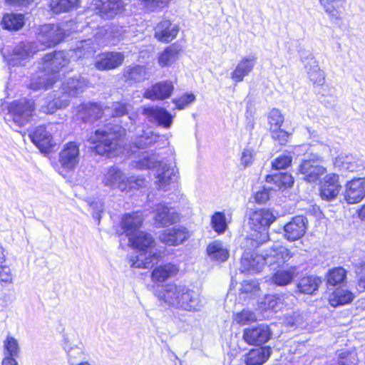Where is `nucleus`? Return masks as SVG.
<instances>
[{
	"mask_svg": "<svg viewBox=\"0 0 365 365\" xmlns=\"http://www.w3.org/2000/svg\"><path fill=\"white\" fill-rule=\"evenodd\" d=\"M125 135V129L121 126L106 125L96 130L88 137V141L93 145V149L100 155L108 158L116 155L123 147L122 138Z\"/></svg>",
	"mask_w": 365,
	"mask_h": 365,
	"instance_id": "nucleus-1",
	"label": "nucleus"
},
{
	"mask_svg": "<svg viewBox=\"0 0 365 365\" xmlns=\"http://www.w3.org/2000/svg\"><path fill=\"white\" fill-rule=\"evenodd\" d=\"M257 235L258 234L256 235L255 238L247 237L242 242V247L244 250L240 268L242 272L258 273L267 264L265 255H258L255 250L261 244L269 240V235L265 232L261 235L262 239L259 240Z\"/></svg>",
	"mask_w": 365,
	"mask_h": 365,
	"instance_id": "nucleus-2",
	"label": "nucleus"
},
{
	"mask_svg": "<svg viewBox=\"0 0 365 365\" xmlns=\"http://www.w3.org/2000/svg\"><path fill=\"white\" fill-rule=\"evenodd\" d=\"M34 101L21 98L12 102L9 108V115L13 122L19 127L29 123L34 113Z\"/></svg>",
	"mask_w": 365,
	"mask_h": 365,
	"instance_id": "nucleus-3",
	"label": "nucleus"
},
{
	"mask_svg": "<svg viewBox=\"0 0 365 365\" xmlns=\"http://www.w3.org/2000/svg\"><path fill=\"white\" fill-rule=\"evenodd\" d=\"M178 292L175 309L192 312L201 310L202 303L197 293L182 284H178Z\"/></svg>",
	"mask_w": 365,
	"mask_h": 365,
	"instance_id": "nucleus-4",
	"label": "nucleus"
},
{
	"mask_svg": "<svg viewBox=\"0 0 365 365\" xmlns=\"http://www.w3.org/2000/svg\"><path fill=\"white\" fill-rule=\"evenodd\" d=\"M101 184L110 190L125 192L128 190V184L133 179L128 180L126 175L118 168L112 166L103 171L100 176Z\"/></svg>",
	"mask_w": 365,
	"mask_h": 365,
	"instance_id": "nucleus-5",
	"label": "nucleus"
},
{
	"mask_svg": "<svg viewBox=\"0 0 365 365\" xmlns=\"http://www.w3.org/2000/svg\"><path fill=\"white\" fill-rule=\"evenodd\" d=\"M69 60L63 51H55L47 53L40 63L39 70L46 73L49 76H56L68 63Z\"/></svg>",
	"mask_w": 365,
	"mask_h": 365,
	"instance_id": "nucleus-6",
	"label": "nucleus"
},
{
	"mask_svg": "<svg viewBox=\"0 0 365 365\" xmlns=\"http://www.w3.org/2000/svg\"><path fill=\"white\" fill-rule=\"evenodd\" d=\"M321 161L319 156L313 155L302 162L299 166V173L304 180L314 182L324 174L326 169L320 165Z\"/></svg>",
	"mask_w": 365,
	"mask_h": 365,
	"instance_id": "nucleus-7",
	"label": "nucleus"
},
{
	"mask_svg": "<svg viewBox=\"0 0 365 365\" xmlns=\"http://www.w3.org/2000/svg\"><path fill=\"white\" fill-rule=\"evenodd\" d=\"M64 36V31L58 25L45 24L38 29L37 38L46 47L56 46L63 40Z\"/></svg>",
	"mask_w": 365,
	"mask_h": 365,
	"instance_id": "nucleus-8",
	"label": "nucleus"
},
{
	"mask_svg": "<svg viewBox=\"0 0 365 365\" xmlns=\"http://www.w3.org/2000/svg\"><path fill=\"white\" fill-rule=\"evenodd\" d=\"M80 160L79 146L74 142L66 143L58 154V162L66 171L73 170Z\"/></svg>",
	"mask_w": 365,
	"mask_h": 365,
	"instance_id": "nucleus-9",
	"label": "nucleus"
},
{
	"mask_svg": "<svg viewBox=\"0 0 365 365\" xmlns=\"http://www.w3.org/2000/svg\"><path fill=\"white\" fill-rule=\"evenodd\" d=\"M275 220V216L269 210L260 209L250 215L249 224L252 230L261 232L260 239H262L261 235L265 232L268 234L267 230Z\"/></svg>",
	"mask_w": 365,
	"mask_h": 365,
	"instance_id": "nucleus-10",
	"label": "nucleus"
},
{
	"mask_svg": "<svg viewBox=\"0 0 365 365\" xmlns=\"http://www.w3.org/2000/svg\"><path fill=\"white\" fill-rule=\"evenodd\" d=\"M264 255L267 264L273 269L282 266L293 257L289 249L279 245H273Z\"/></svg>",
	"mask_w": 365,
	"mask_h": 365,
	"instance_id": "nucleus-11",
	"label": "nucleus"
},
{
	"mask_svg": "<svg viewBox=\"0 0 365 365\" xmlns=\"http://www.w3.org/2000/svg\"><path fill=\"white\" fill-rule=\"evenodd\" d=\"M154 213V222L158 227H168L180 220L179 214L173 208L164 204L157 205Z\"/></svg>",
	"mask_w": 365,
	"mask_h": 365,
	"instance_id": "nucleus-12",
	"label": "nucleus"
},
{
	"mask_svg": "<svg viewBox=\"0 0 365 365\" xmlns=\"http://www.w3.org/2000/svg\"><path fill=\"white\" fill-rule=\"evenodd\" d=\"M143 114L149 122L157 123L159 126L170 128L173 123L172 115L165 108L158 106L144 107Z\"/></svg>",
	"mask_w": 365,
	"mask_h": 365,
	"instance_id": "nucleus-13",
	"label": "nucleus"
},
{
	"mask_svg": "<svg viewBox=\"0 0 365 365\" xmlns=\"http://www.w3.org/2000/svg\"><path fill=\"white\" fill-rule=\"evenodd\" d=\"M155 184L158 189L166 190L168 186L177 180V170L175 166L168 165L165 162H160L156 168Z\"/></svg>",
	"mask_w": 365,
	"mask_h": 365,
	"instance_id": "nucleus-14",
	"label": "nucleus"
},
{
	"mask_svg": "<svg viewBox=\"0 0 365 365\" xmlns=\"http://www.w3.org/2000/svg\"><path fill=\"white\" fill-rule=\"evenodd\" d=\"M36 51L34 43L21 42L14 48L11 54L8 56V64L11 66H22L23 61L32 56Z\"/></svg>",
	"mask_w": 365,
	"mask_h": 365,
	"instance_id": "nucleus-15",
	"label": "nucleus"
},
{
	"mask_svg": "<svg viewBox=\"0 0 365 365\" xmlns=\"http://www.w3.org/2000/svg\"><path fill=\"white\" fill-rule=\"evenodd\" d=\"M344 197L349 204L361 202L365 197V178H356L347 182Z\"/></svg>",
	"mask_w": 365,
	"mask_h": 365,
	"instance_id": "nucleus-16",
	"label": "nucleus"
},
{
	"mask_svg": "<svg viewBox=\"0 0 365 365\" xmlns=\"http://www.w3.org/2000/svg\"><path fill=\"white\" fill-rule=\"evenodd\" d=\"M272 332L266 324H259L252 328H247L243 332V339L251 345H260L267 342L271 338Z\"/></svg>",
	"mask_w": 365,
	"mask_h": 365,
	"instance_id": "nucleus-17",
	"label": "nucleus"
},
{
	"mask_svg": "<svg viewBox=\"0 0 365 365\" xmlns=\"http://www.w3.org/2000/svg\"><path fill=\"white\" fill-rule=\"evenodd\" d=\"M116 36L113 34L112 31H110V28L100 27L97 29V31L95 34L93 39L84 40L81 42V48L86 49L87 48L88 53H93L97 47L103 46L110 43L113 38ZM80 47L78 48L79 49Z\"/></svg>",
	"mask_w": 365,
	"mask_h": 365,
	"instance_id": "nucleus-18",
	"label": "nucleus"
},
{
	"mask_svg": "<svg viewBox=\"0 0 365 365\" xmlns=\"http://www.w3.org/2000/svg\"><path fill=\"white\" fill-rule=\"evenodd\" d=\"M307 220L305 217L298 215L284 226V236L289 241H295L306 233Z\"/></svg>",
	"mask_w": 365,
	"mask_h": 365,
	"instance_id": "nucleus-19",
	"label": "nucleus"
},
{
	"mask_svg": "<svg viewBox=\"0 0 365 365\" xmlns=\"http://www.w3.org/2000/svg\"><path fill=\"white\" fill-rule=\"evenodd\" d=\"M138 251L139 253L138 255L132 256L129 259L131 267L138 269L149 268L160 257V253L155 248Z\"/></svg>",
	"mask_w": 365,
	"mask_h": 365,
	"instance_id": "nucleus-20",
	"label": "nucleus"
},
{
	"mask_svg": "<svg viewBox=\"0 0 365 365\" xmlns=\"http://www.w3.org/2000/svg\"><path fill=\"white\" fill-rule=\"evenodd\" d=\"M174 90L171 81H164L153 84L145 91L144 98L151 101H163L168 98Z\"/></svg>",
	"mask_w": 365,
	"mask_h": 365,
	"instance_id": "nucleus-21",
	"label": "nucleus"
},
{
	"mask_svg": "<svg viewBox=\"0 0 365 365\" xmlns=\"http://www.w3.org/2000/svg\"><path fill=\"white\" fill-rule=\"evenodd\" d=\"M189 237V232L185 227L175 226L163 231L159 238L163 243L167 245L178 246L187 240Z\"/></svg>",
	"mask_w": 365,
	"mask_h": 365,
	"instance_id": "nucleus-22",
	"label": "nucleus"
},
{
	"mask_svg": "<svg viewBox=\"0 0 365 365\" xmlns=\"http://www.w3.org/2000/svg\"><path fill=\"white\" fill-rule=\"evenodd\" d=\"M95 5L98 9V13L95 18L99 16L103 19H110L115 16L123 10V3L122 0H95Z\"/></svg>",
	"mask_w": 365,
	"mask_h": 365,
	"instance_id": "nucleus-23",
	"label": "nucleus"
},
{
	"mask_svg": "<svg viewBox=\"0 0 365 365\" xmlns=\"http://www.w3.org/2000/svg\"><path fill=\"white\" fill-rule=\"evenodd\" d=\"M339 178V175L334 173L324 177L320 188V195L323 200L331 201L337 197L341 189Z\"/></svg>",
	"mask_w": 365,
	"mask_h": 365,
	"instance_id": "nucleus-24",
	"label": "nucleus"
},
{
	"mask_svg": "<svg viewBox=\"0 0 365 365\" xmlns=\"http://www.w3.org/2000/svg\"><path fill=\"white\" fill-rule=\"evenodd\" d=\"M70 103V100L66 96H61L58 91L50 93L41 105L40 111L46 114H52L57 109L64 108Z\"/></svg>",
	"mask_w": 365,
	"mask_h": 365,
	"instance_id": "nucleus-25",
	"label": "nucleus"
},
{
	"mask_svg": "<svg viewBox=\"0 0 365 365\" xmlns=\"http://www.w3.org/2000/svg\"><path fill=\"white\" fill-rule=\"evenodd\" d=\"M257 56L250 54L241 58L234 71L231 73V78L235 83L241 82L253 70L257 63Z\"/></svg>",
	"mask_w": 365,
	"mask_h": 365,
	"instance_id": "nucleus-26",
	"label": "nucleus"
},
{
	"mask_svg": "<svg viewBox=\"0 0 365 365\" xmlns=\"http://www.w3.org/2000/svg\"><path fill=\"white\" fill-rule=\"evenodd\" d=\"M88 86V81L82 77L68 78L63 83L58 91L61 96H66L70 100L84 91Z\"/></svg>",
	"mask_w": 365,
	"mask_h": 365,
	"instance_id": "nucleus-27",
	"label": "nucleus"
},
{
	"mask_svg": "<svg viewBox=\"0 0 365 365\" xmlns=\"http://www.w3.org/2000/svg\"><path fill=\"white\" fill-rule=\"evenodd\" d=\"M29 138L42 152H47L55 145L51 134L43 126L36 128Z\"/></svg>",
	"mask_w": 365,
	"mask_h": 365,
	"instance_id": "nucleus-28",
	"label": "nucleus"
},
{
	"mask_svg": "<svg viewBox=\"0 0 365 365\" xmlns=\"http://www.w3.org/2000/svg\"><path fill=\"white\" fill-rule=\"evenodd\" d=\"M125 56L120 52H108L101 54L95 63L98 70L114 69L122 65Z\"/></svg>",
	"mask_w": 365,
	"mask_h": 365,
	"instance_id": "nucleus-29",
	"label": "nucleus"
},
{
	"mask_svg": "<svg viewBox=\"0 0 365 365\" xmlns=\"http://www.w3.org/2000/svg\"><path fill=\"white\" fill-rule=\"evenodd\" d=\"M128 245L138 250L155 248V240L150 234L138 230L127 236Z\"/></svg>",
	"mask_w": 365,
	"mask_h": 365,
	"instance_id": "nucleus-30",
	"label": "nucleus"
},
{
	"mask_svg": "<svg viewBox=\"0 0 365 365\" xmlns=\"http://www.w3.org/2000/svg\"><path fill=\"white\" fill-rule=\"evenodd\" d=\"M179 272L178 265L166 263L157 266L151 273V280L155 283H162L170 278L175 277Z\"/></svg>",
	"mask_w": 365,
	"mask_h": 365,
	"instance_id": "nucleus-31",
	"label": "nucleus"
},
{
	"mask_svg": "<svg viewBox=\"0 0 365 365\" xmlns=\"http://www.w3.org/2000/svg\"><path fill=\"white\" fill-rule=\"evenodd\" d=\"M179 31L175 24H172L169 20L160 21L155 28V37L162 42H170L174 39Z\"/></svg>",
	"mask_w": 365,
	"mask_h": 365,
	"instance_id": "nucleus-32",
	"label": "nucleus"
},
{
	"mask_svg": "<svg viewBox=\"0 0 365 365\" xmlns=\"http://www.w3.org/2000/svg\"><path fill=\"white\" fill-rule=\"evenodd\" d=\"M178 284H167L164 286L159 287L160 289H155V295L158 299L163 302L165 305L174 308L175 304L177 302V295Z\"/></svg>",
	"mask_w": 365,
	"mask_h": 365,
	"instance_id": "nucleus-33",
	"label": "nucleus"
},
{
	"mask_svg": "<svg viewBox=\"0 0 365 365\" xmlns=\"http://www.w3.org/2000/svg\"><path fill=\"white\" fill-rule=\"evenodd\" d=\"M103 115V109L97 103H83L77 108L76 116L83 121L96 120Z\"/></svg>",
	"mask_w": 365,
	"mask_h": 365,
	"instance_id": "nucleus-34",
	"label": "nucleus"
},
{
	"mask_svg": "<svg viewBox=\"0 0 365 365\" xmlns=\"http://www.w3.org/2000/svg\"><path fill=\"white\" fill-rule=\"evenodd\" d=\"M143 218L139 212L125 214L121 220V227L125 236L138 231L143 224Z\"/></svg>",
	"mask_w": 365,
	"mask_h": 365,
	"instance_id": "nucleus-35",
	"label": "nucleus"
},
{
	"mask_svg": "<svg viewBox=\"0 0 365 365\" xmlns=\"http://www.w3.org/2000/svg\"><path fill=\"white\" fill-rule=\"evenodd\" d=\"M207 253L210 260L217 262H224L230 257L227 246L219 240H215L208 245Z\"/></svg>",
	"mask_w": 365,
	"mask_h": 365,
	"instance_id": "nucleus-36",
	"label": "nucleus"
},
{
	"mask_svg": "<svg viewBox=\"0 0 365 365\" xmlns=\"http://www.w3.org/2000/svg\"><path fill=\"white\" fill-rule=\"evenodd\" d=\"M158 156L153 152L144 151L138 154L132 165L139 170L150 169L159 166Z\"/></svg>",
	"mask_w": 365,
	"mask_h": 365,
	"instance_id": "nucleus-37",
	"label": "nucleus"
},
{
	"mask_svg": "<svg viewBox=\"0 0 365 365\" xmlns=\"http://www.w3.org/2000/svg\"><path fill=\"white\" fill-rule=\"evenodd\" d=\"M271 353L268 346L252 349L246 356L245 363L247 365H262L268 360Z\"/></svg>",
	"mask_w": 365,
	"mask_h": 365,
	"instance_id": "nucleus-38",
	"label": "nucleus"
},
{
	"mask_svg": "<svg viewBox=\"0 0 365 365\" xmlns=\"http://www.w3.org/2000/svg\"><path fill=\"white\" fill-rule=\"evenodd\" d=\"M307 61L304 67L309 79L314 84L322 85L324 83V72L319 68L316 60L312 54L309 55Z\"/></svg>",
	"mask_w": 365,
	"mask_h": 365,
	"instance_id": "nucleus-39",
	"label": "nucleus"
},
{
	"mask_svg": "<svg viewBox=\"0 0 365 365\" xmlns=\"http://www.w3.org/2000/svg\"><path fill=\"white\" fill-rule=\"evenodd\" d=\"M56 81L55 76H49L46 73L40 72L34 76L29 84V88L34 91L46 90Z\"/></svg>",
	"mask_w": 365,
	"mask_h": 365,
	"instance_id": "nucleus-40",
	"label": "nucleus"
},
{
	"mask_svg": "<svg viewBox=\"0 0 365 365\" xmlns=\"http://www.w3.org/2000/svg\"><path fill=\"white\" fill-rule=\"evenodd\" d=\"M24 16L21 14L7 13L1 20V26L8 31H18L24 25Z\"/></svg>",
	"mask_w": 365,
	"mask_h": 365,
	"instance_id": "nucleus-41",
	"label": "nucleus"
},
{
	"mask_svg": "<svg viewBox=\"0 0 365 365\" xmlns=\"http://www.w3.org/2000/svg\"><path fill=\"white\" fill-rule=\"evenodd\" d=\"M322 284V280L316 276H307L300 279L297 284V289L300 293L312 294Z\"/></svg>",
	"mask_w": 365,
	"mask_h": 365,
	"instance_id": "nucleus-42",
	"label": "nucleus"
},
{
	"mask_svg": "<svg viewBox=\"0 0 365 365\" xmlns=\"http://www.w3.org/2000/svg\"><path fill=\"white\" fill-rule=\"evenodd\" d=\"M334 166L341 170L357 171L360 165L351 155L341 154L334 160Z\"/></svg>",
	"mask_w": 365,
	"mask_h": 365,
	"instance_id": "nucleus-43",
	"label": "nucleus"
},
{
	"mask_svg": "<svg viewBox=\"0 0 365 365\" xmlns=\"http://www.w3.org/2000/svg\"><path fill=\"white\" fill-rule=\"evenodd\" d=\"M296 277V267L279 269L272 277V281L279 286H285L290 284Z\"/></svg>",
	"mask_w": 365,
	"mask_h": 365,
	"instance_id": "nucleus-44",
	"label": "nucleus"
},
{
	"mask_svg": "<svg viewBox=\"0 0 365 365\" xmlns=\"http://www.w3.org/2000/svg\"><path fill=\"white\" fill-rule=\"evenodd\" d=\"M123 77L129 83L140 82L147 78L146 70L142 66H130L124 68Z\"/></svg>",
	"mask_w": 365,
	"mask_h": 365,
	"instance_id": "nucleus-45",
	"label": "nucleus"
},
{
	"mask_svg": "<svg viewBox=\"0 0 365 365\" xmlns=\"http://www.w3.org/2000/svg\"><path fill=\"white\" fill-rule=\"evenodd\" d=\"M354 299V294L349 290L338 288L329 297V303L332 307H337L350 303Z\"/></svg>",
	"mask_w": 365,
	"mask_h": 365,
	"instance_id": "nucleus-46",
	"label": "nucleus"
},
{
	"mask_svg": "<svg viewBox=\"0 0 365 365\" xmlns=\"http://www.w3.org/2000/svg\"><path fill=\"white\" fill-rule=\"evenodd\" d=\"M80 4V0H51L50 7L53 13L69 11L76 9Z\"/></svg>",
	"mask_w": 365,
	"mask_h": 365,
	"instance_id": "nucleus-47",
	"label": "nucleus"
},
{
	"mask_svg": "<svg viewBox=\"0 0 365 365\" xmlns=\"http://www.w3.org/2000/svg\"><path fill=\"white\" fill-rule=\"evenodd\" d=\"M160 136L153 131H143V133L137 136L133 140V145L138 148H145L157 143Z\"/></svg>",
	"mask_w": 365,
	"mask_h": 365,
	"instance_id": "nucleus-48",
	"label": "nucleus"
},
{
	"mask_svg": "<svg viewBox=\"0 0 365 365\" xmlns=\"http://www.w3.org/2000/svg\"><path fill=\"white\" fill-rule=\"evenodd\" d=\"M266 181L267 182H273L279 189L289 187L294 183L293 177L287 173L267 175Z\"/></svg>",
	"mask_w": 365,
	"mask_h": 365,
	"instance_id": "nucleus-49",
	"label": "nucleus"
},
{
	"mask_svg": "<svg viewBox=\"0 0 365 365\" xmlns=\"http://www.w3.org/2000/svg\"><path fill=\"white\" fill-rule=\"evenodd\" d=\"M4 357L11 356L14 359L19 356L21 349L19 341L11 336H7L3 342Z\"/></svg>",
	"mask_w": 365,
	"mask_h": 365,
	"instance_id": "nucleus-50",
	"label": "nucleus"
},
{
	"mask_svg": "<svg viewBox=\"0 0 365 365\" xmlns=\"http://www.w3.org/2000/svg\"><path fill=\"white\" fill-rule=\"evenodd\" d=\"M132 106L129 103L116 102L113 103L111 108H106L103 109V114L106 116L119 117L128 114Z\"/></svg>",
	"mask_w": 365,
	"mask_h": 365,
	"instance_id": "nucleus-51",
	"label": "nucleus"
},
{
	"mask_svg": "<svg viewBox=\"0 0 365 365\" xmlns=\"http://www.w3.org/2000/svg\"><path fill=\"white\" fill-rule=\"evenodd\" d=\"M179 50L175 46L168 47L162 52L158 58V63L161 66H168L172 64L178 56Z\"/></svg>",
	"mask_w": 365,
	"mask_h": 365,
	"instance_id": "nucleus-52",
	"label": "nucleus"
},
{
	"mask_svg": "<svg viewBox=\"0 0 365 365\" xmlns=\"http://www.w3.org/2000/svg\"><path fill=\"white\" fill-rule=\"evenodd\" d=\"M324 11L330 16L339 19L341 16L340 0H319Z\"/></svg>",
	"mask_w": 365,
	"mask_h": 365,
	"instance_id": "nucleus-53",
	"label": "nucleus"
},
{
	"mask_svg": "<svg viewBox=\"0 0 365 365\" xmlns=\"http://www.w3.org/2000/svg\"><path fill=\"white\" fill-rule=\"evenodd\" d=\"M227 218L222 212H216L211 217V226L218 234H223L227 229Z\"/></svg>",
	"mask_w": 365,
	"mask_h": 365,
	"instance_id": "nucleus-54",
	"label": "nucleus"
},
{
	"mask_svg": "<svg viewBox=\"0 0 365 365\" xmlns=\"http://www.w3.org/2000/svg\"><path fill=\"white\" fill-rule=\"evenodd\" d=\"M284 299L282 295H269L265 297L264 305L267 309L277 312L283 309Z\"/></svg>",
	"mask_w": 365,
	"mask_h": 365,
	"instance_id": "nucleus-55",
	"label": "nucleus"
},
{
	"mask_svg": "<svg viewBox=\"0 0 365 365\" xmlns=\"http://www.w3.org/2000/svg\"><path fill=\"white\" fill-rule=\"evenodd\" d=\"M346 278V271L342 267H336L329 271L327 276V282L331 285H336L344 282Z\"/></svg>",
	"mask_w": 365,
	"mask_h": 365,
	"instance_id": "nucleus-56",
	"label": "nucleus"
},
{
	"mask_svg": "<svg viewBox=\"0 0 365 365\" xmlns=\"http://www.w3.org/2000/svg\"><path fill=\"white\" fill-rule=\"evenodd\" d=\"M234 320L238 324L245 325L255 322L257 320V316L255 312L250 310L243 309L242 312L235 315Z\"/></svg>",
	"mask_w": 365,
	"mask_h": 365,
	"instance_id": "nucleus-57",
	"label": "nucleus"
},
{
	"mask_svg": "<svg viewBox=\"0 0 365 365\" xmlns=\"http://www.w3.org/2000/svg\"><path fill=\"white\" fill-rule=\"evenodd\" d=\"M284 122V116L278 109H272L268 114V123L270 131L281 128Z\"/></svg>",
	"mask_w": 365,
	"mask_h": 365,
	"instance_id": "nucleus-58",
	"label": "nucleus"
},
{
	"mask_svg": "<svg viewBox=\"0 0 365 365\" xmlns=\"http://www.w3.org/2000/svg\"><path fill=\"white\" fill-rule=\"evenodd\" d=\"M292 161V156L290 153L285 152L274 159L272 163V165L275 170L286 169L291 165Z\"/></svg>",
	"mask_w": 365,
	"mask_h": 365,
	"instance_id": "nucleus-59",
	"label": "nucleus"
},
{
	"mask_svg": "<svg viewBox=\"0 0 365 365\" xmlns=\"http://www.w3.org/2000/svg\"><path fill=\"white\" fill-rule=\"evenodd\" d=\"M272 138L276 142L282 145H284L288 142L289 133L287 131L279 128L272 130L271 131Z\"/></svg>",
	"mask_w": 365,
	"mask_h": 365,
	"instance_id": "nucleus-60",
	"label": "nucleus"
},
{
	"mask_svg": "<svg viewBox=\"0 0 365 365\" xmlns=\"http://www.w3.org/2000/svg\"><path fill=\"white\" fill-rule=\"evenodd\" d=\"M195 100V96L193 93H186L178 98L173 100V103L176 105L178 109H183Z\"/></svg>",
	"mask_w": 365,
	"mask_h": 365,
	"instance_id": "nucleus-61",
	"label": "nucleus"
},
{
	"mask_svg": "<svg viewBox=\"0 0 365 365\" xmlns=\"http://www.w3.org/2000/svg\"><path fill=\"white\" fill-rule=\"evenodd\" d=\"M259 291V285L253 281H244L241 287V294H246L252 297Z\"/></svg>",
	"mask_w": 365,
	"mask_h": 365,
	"instance_id": "nucleus-62",
	"label": "nucleus"
},
{
	"mask_svg": "<svg viewBox=\"0 0 365 365\" xmlns=\"http://www.w3.org/2000/svg\"><path fill=\"white\" fill-rule=\"evenodd\" d=\"M13 274L11 269L6 264L0 265V283L11 284Z\"/></svg>",
	"mask_w": 365,
	"mask_h": 365,
	"instance_id": "nucleus-63",
	"label": "nucleus"
},
{
	"mask_svg": "<svg viewBox=\"0 0 365 365\" xmlns=\"http://www.w3.org/2000/svg\"><path fill=\"white\" fill-rule=\"evenodd\" d=\"M168 0H143L144 6L149 11H154L158 7L163 6Z\"/></svg>",
	"mask_w": 365,
	"mask_h": 365,
	"instance_id": "nucleus-64",
	"label": "nucleus"
}]
</instances>
